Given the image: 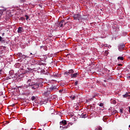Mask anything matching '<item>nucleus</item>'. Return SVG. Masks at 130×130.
<instances>
[{
	"instance_id": "f257e3e1",
	"label": "nucleus",
	"mask_w": 130,
	"mask_h": 130,
	"mask_svg": "<svg viewBox=\"0 0 130 130\" xmlns=\"http://www.w3.org/2000/svg\"><path fill=\"white\" fill-rule=\"evenodd\" d=\"M29 87H31L32 89H36L39 87V85L38 83L34 82L31 79H28L26 84H24V87L27 88Z\"/></svg>"
},
{
	"instance_id": "f03ea898",
	"label": "nucleus",
	"mask_w": 130,
	"mask_h": 130,
	"mask_svg": "<svg viewBox=\"0 0 130 130\" xmlns=\"http://www.w3.org/2000/svg\"><path fill=\"white\" fill-rule=\"evenodd\" d=\"M68 123L67 122V120H63L61 121H60L59 125H60V128H61V130L63 129H67L69 128L70 125H67Z\"/></svg>"
},
{
	"instance_id": "7ed1b4c3",
	"label": "nucleus",
	"mask_w": 130,
	"mask_h": 130,
	"mask_svg": "<svg viewBox=\"0 0 130 130\" xmlns=\"http://www.w3.org/2000/svg\"><path fill=\"white\" fill-rule=\"evenodd\" d=\"M74 20H78V21H81L83 19L82 17L79 13L74 15Z\"/></svg>"
},
{
	"instance_id": "20e7f679",
	"label": "nucleus",
	"mask_w": 130,
	"mask_h": 130,
	"mask_svg": "<svg viewBox=\"0 0 130 130\" xmlns=\"http://www.w3.org/2000/svg\"><path fill=\"white\" fill-rule=\"evenodd\" d=\"M67 22H65V20H62V21H60L58 24V27H63L64 25L67 24Z\"/></svg>"
},
{
	"instance_id": "39448f33",
	"label": "nucleus",
	"mask_w": 130,
	"mask_h": 130,
	"mask_svg": "<svg viewBox=\"0 0 130 130\" xmlns=\"http://www.w3.org/2000/svg\"><path fill=\"white\" fill-rule=\"evenodd\" d=\"M74 72L73 70H70L69 71H67L64 73L65 75H70L71 74H74Z\"/></svg>"
},
{
	"instance_id": "423d86ee",
	"label": "nucleus",
	"mask_w": 130,
	"mask_h": 130,
	"mask_svg": "<svg viewBox=\"0 0 130 130\" xmlns=\"http://www.w3.org/2000/svg\"><path fill=\"white\" fill-rule=\"evenodd\" d=\"M124 47H125V45H124V44L120 45L118 47L119 51H123V50H124Z\"/></svg>"
},
{
	"instance_id": "0eeeda50",
	"label": "nucleus",
	"mask_w": 130,
	"mask_h": 130,
	"mask_svg": "<svg viewBox=\"0 0 130 130\" xmlns=\"http://www.w3.org/2000/svg\"><path fill=\"white\" fill-rule=\"evenodd\" d=\"M57 90V87L55 86H52L50 87V91H55Z\"/></svg>"
},
{
	"instance_id": "6e6552de",
	"label": "nucleus",
	"mask_w": 130,
	"mask_h": 130,
	"mask_svg": "<svg viewBox=\"0 0 130 130\" xmlns=\"http://www.w3.org/2000/svg\"><path fill=\"white\" fill-rule=\"evenodd\" d=\"M70 75L71 76V78H75L78 76V73H75L73 74H70Z\"/></svg>"
},
{
	"instance_id": "1a4fd4ad",
	"label": "nucleus",
	"mask_w": 130,
	"mask_h": 130,
	"mask_svg": "<svg viewBox=\"0 0 130 130\" xmlns=\"http://www.w3.org/2000/svg\"><path fill=\"white\" fill-rule=\"evenodd\" d=\"M23 31V28L21 27L18 28L17 32L19 34H21Z\"/></svg>"
},
{
	"instance_id": "9d476101",
	"label": "nucleus",
	"mask_w": 130,
	"mask_h": 130,
	"mask_svg": "<svg viewBox=\"0 0 130 130\" xmlns=\"http://www.w3.org/2000/svg\"><path fill=\"white\" fill-rule=\"evenodd\" d=\"M45 96H48V95L50 94V91L47 90L44 92Z\"/></svg>"
},
{
	"instance_id": "9b49d317",
	"label": "nucleus",
	"mask_w": 130,
	"mask_h": 130,
	"mask_svg": "<svg viewBox=\"0 0 130 130\" xmlns=\"http://www.w3.org/2000/svg\"><path fill=\"white\" fill-rule=\"evenodd\" d=\"M123 98H129L130 97V95H128V93H126L123 95Z\"/></svg>"
},
{
	"instance_id": "f8f14e48",
	"label": "nucleus",
	"mask_w": 130,
	"mask_h": 130,
	"mask_svg": "<svg viewBox=\"0 0 130 130\" xmlns=\"http://www.w3.org/2000/svg\"><path fill=\"white\" fill-rule=\"evenodd\" d=\"M20 57H20H22V58L25 59V58H29V56H28L27 55H22V56H20V57Z\"/></svg>"
},
{
	"instance_id": "ddd939ff",
	"label": "nucleus",
	"mask_w": 130,
	"mask_h": 130,
	"mask_svg": "<svg viewBox=\"0 0 130 130\" xmlns=\"http://www.w3.org/2000/svg\"><path fill=\"white\" fill-rule=\"evenodd\" d=\"M18 2L20 4L24 3L25 2H26V0H18Z\"/></svg>"
},
{
	"instance_id": "4468645a",
	"label": "nucleus",
	"mask_w": 130,
	"mask_h": 130,
	"mask_svg": "<svg viewBox=\"0 0 130 130\" xmlns=\"http://www.w3.org/2000/svg\"><path fill=\"white\" fill-rule=\"evenodd\" d=\"M118 60H123V56H119L117 57Z\"/></svg>"
},
{
	"instance_id": "2eb2a0df",
	"label": "nucleus",
	"mask_w": 130,
	"mask_h": 130,
	"mask_svg": "<svg viewBox=\"0 0 130 130\" xmlns=\"http://www.w3.org/2000/svg\"><path fill=\"white\" fill-rule=\"evenodd\" d=\"M70 98L72 99V100H75L76 96L71 95V96H70Z\"/></svg>"
},
{
	"instance_id": "dca6fc26",
	"label": "nucleus",
	"mask_w": 130,
	"mask_h": 130,
	"mask_svg": "<svg viewBox=\"0 0 130 130\" xmlns=\"http://www.w3.org/2000/svg\"><path fill=\"white\" fill-rule=\"evenodd\" d=\"M3 12H4V10H0V15H2L3 16Z\"/></svg>"
},
{
	"instance_id": "f3484780",
	"label": "nucleus",
	"mask_w": 130,
	"mask_h": 130,
	"mask_svg": "<svg viewBox=\"0 0 130 130\" xmlns=\"http://www.w3.org/2000/svg\"><path fill=\"white\" fill-rule=\"evenodd\" d=\"M97 130H103V128L101 126H98Z\"/></svg>"
},
{
	"instance_id": "a211bd4d",
	"label": "nucleus",
	"mask_w": 130,
	"mask_h": 130,
	"mask_svg": "<svg viewBox=\"0 0 130 130\" xmlns=\"http://www.w3.org/2000/svg\"><path fill=\"white\" fill-rule=\"evenodd\" d=\"M17 55L19 56V57H21L22 56L24 55L23 54L21 53H19L17 54Z\"/></svg>"
},
{
	"instance_id": "6ab92c4d",
	"label": "nucleus",
	"mask_w": 130,
	"mask_h": 130,
	"mask_svg": "<svg viewBox=\"0 0 130 130\" xmlns=\"http://www.w3.org/2000/svg\"><path fill=\"white\" fill-rule=\"evenodd\" d=\"M35 99H36V98L35 96H32V97H31V100L32 101H35Z\"/></svg>"
},
{
	"instance_id": "aec40b11",
	"label": "nucleus",
	"mask_w": 130,
	"mask_h": 130,
	"mask_svg": "<svg viewBox=\"0 0 130 130\" xmlns=\"http://www.w3.org/2000/svg\"><path fill=\"white\" fill-rule=\"evenodd\" d=\"M103 121L106 122L107 120V118L103 117Z\"/></svg>"
},
{
	"instance_id": "412c9836",
	"label": "nucleus",
	"mask_w": 130,
	"mask_h": 130,
	"mask_svg": "<svg viewBox=\"0 0 130 130\" xmlns=\"http://www.w3.org/2000/svg\"><path fill=\"white\" fill-rule=\"evenodd\" d=\"M81 117H82V118H85L86 117V114H82V115H81Z\"/></svg>"
},
{
	"instance_id": "4be33fe9",
	"label": "nucleus",
	"mask_w": 130,
	"mask_h": 130,
	"mask_svg": "<svg viewBox=\"0 0 130 130\" xmlns=\"http://www.w3.org/2000/svg\"><path fill=\"white\" fill-rule=\"evenodd\" d=\"M72 125H73V123H72V122H69V123H68V124H67V125H70V126H71Z\"/></svg>"
},
{
	"instance_id": "5701e85b",
	"label": "nucleus",
	"mask_w": 130,
	"mask_h": 130,
	"mask_svg": "<svg viewBox=\"0 0 130 130\" xmlns=\"http://www.w3.org/2000/svg\"><path fill=\"white\" fill-rule=\"evenodd\" d=\"M123 108H120V113H123Z\"/></svg>"
},
{
	"instance_id": "b1692460",
	"label": "nucleus",
	"mask_w": 130,
	"mask_h": 130,
	"mask_svg": "<svg viewBox=\"0 0 130 130\" xmlns=\"http://www.w3.org/2000/svg\"><path fill=\"white\" fill-rule=\"evenodd\" d=\"M25 17H26V20H27L28 19H29V16H28L27 15H25Z\"/></svg>"
},
{
	"instance_id": "393cba45",
	"label": "nucleus",
	"mask_w": 130,
	"mask_h": 130,
	"mask_svg": "<svg viewBox=\"0 0 130 130\" xmlns=\"http://www.w3.org/2000/svg\"><path fill=\"white\" fill-rule=\"evenodd\" d=\"M99 106H100L101 107H102L103 106V103L99 104Z\"/></svg>"
},
{
	"instance_id": "a878e982",
	"label": "nucleus",
	"mask_w": 130,
	"mask_h": 130,
	"mask_svg": "<svg viewBox=\"0 0 130 130\" xmlns=\"http://www.w3.org/2000/svg\"><path fill=\"white\" fill-rule=\"evenodd\" d=\"M112 102H113V104H116V102L115 100H113Z\"/></svg>"
},
{
	"instance_id": "bb28decb",
	"label": "nucleus",
	"mask_w": 130,
	"mask_h": 130,
	"mask_svg": "<svg viewBox=\"0 0 130 130\" xmlns=\"http://www.w3.org/2000/svg\"><path fill=\"white\" fill-rule=\"evenodd\" d=\"M118 66H119V67H122V66H123V64H122L119 63V64H118Z\"/></svg>"
},
{
	"instance_id": "cd10ccee",
	"label": "nucleus",
	"mask_w": 130,
	"mask_h": 130,
	"mask_svg": "<svg viewBox=\"0 0 130 130\" xmlns=\"http://www.w3.org/2000/svg\"><path fill=\"white\" fill-rule=\"evenodd\" d=\"M62 91H63V90L62 89H60L59 91V93H61Z\"/></svg>"
},
{
	"instance_id": "c85d7f7f",
	"label": "nucleus",
	"mask_w": 130,
	"mask_h": 130,
	"mask_svg": "<svg viewBox=\"0 0 130 130\" xmlns=\"http://www.w3.org/2000/svg\"><path fill=\"white\" fill-rule=\"evenodd\" d=\"M74 84H75V85H78V81H76L75 83H74Z\"/></svg>"
},
{
	"instance_id": "c756f323",
	"label": "nucleus",
	"mask_w": 130,
	"mask_h": 130,
	"mask_svg": "<svg viewBox=\"0 0 130 130\" xmlns=\"http://www.w3.org/2000/svg\"><path fill=\"white\" fill-rule=\"evenodd\" d=\"M20 19L22 20H24V17H20Z\"/></svg>"
},
{
	"instance_id": "7c9ffc66",
	"label": "nucleus",
	"mask_w": 130,
	"mask_h": 130,
	"mask_svg": "<svg viewBox=\"0 0 130 130\" xmlns=\"http://www.w3.org/2000/svg\"><path fill=\"white\" fill-rule=\"evenodd\" d=\"M3 39V38L1 37V36H0V42L2 41V40Z\"/></svg>"
},
{
	"instance_id": "2f4dec72",
	"label": "nucleus",
	"mask_w": 130,
	"mask_h": 130,
	"mask_svg": "<svg viewBox=\"0 0 130 130\" xmlns=\"http://www.w3.org/2000/svg\"><path fill=\"white\" fill-rule=\"evenodd\" d=\"M108 46V45H107V44H105L104 45V46L106 47H107Z\"/></svg>"
},
{
	"instance_id": "473e14b6",
	"label": "nucleus",
	"mask_w": 130,
	"mask_h": 130,
	"mask_svg": "<svg viewBox=\"0 0 130 130\" xmlns=\"http://www.w3.org/2000/svg\"><path fill=\"white\" fill-rule=\"evenodd\" d=\"M53 77H55H55H57V75H53Z\"/></svg>"
},
{
	"instance_id": "72a5a7b5",
	"label": "nucleus",
	"mask_w": 130,
	"mask_h": 130,
	"mask_svg": "<svg viewBox=\"0 0 130 130\" xmlns=\"http://www.w3.org/2000/svg\"><path fill=\"white\" fill-rule=\"evenodd\" d=\"M40 48H41V49L43 48H44V46H41Z\"/></svg>"
},
{
	"instance_id": "f704fd0d",
	"label": "nucleus",
	"mask_w": 130,
	"mask_h": 130,
	"mask_svg": "<svg viewBox=\"0 0 130 130\" xmlns=\"http://www.w3.org/2000/svg\"><path fill=\"white\" fill-rule=\"evenodd\" d=\"M2 16H3V15H0V20H1V17H2Z\"/></svg>"
},
{
	"instance_id": "c9c22d12",
	"label": "nucleus",
	"mask_w": 130,
	"mask_h": 130,
	"mask_svg": "<svg viewBox=\"0 0 130 130\" xmlns=\"http://www.w3.org/2000/svg\"><path fill=\"white\" fill-rule=\"evenodd\" d=\"M128 79H130V76L127 77Z\"/></svg>"
},
{
	"instance_id": "e433bc0d",
	"label": "nucleus",
	"mask_w": 130,
	"mask_h": 130,
	"mask_svg": "<svg viewBox=\"0 0 130 130\" xmlns=\"http://www.w3.org/2000/svg\"><path fill=\"white\" fill-rule=\"evenodd\" d=\"M129 113H130V107H129Z\"/></svg>"
},
{
	"instance_id": "4c0bfd02",
	"label": "nucleus",
	"mask_w": 130,
	"mask_h": 130,
	"mask_svg": "<svg viewBox=\"0 0 130 130\" xmlns=\"http://www.w3.org/2000/svg\"><path fill=\"white\" fill-rule=\"evenodd\" d=\"M30 55H34L33 54H32V53H30V54H29Z\"/></svg>"
},
{
	"instance_id": "58836bf2",
	"label": "nucleus",
	"mask_w": 130,
	"mask_h": 130,
	"mask_svg": "<svg viewBox=\"0 0 130 130\" xmlns=\"http://www.w3.org/2000/svg\"><path fill=\"white\" fill-rule=\"evenodd\" d=\"M4 35H5V34H4V33L2 34V36H4Z\"/></svg>"
},
{
	"instance_id": "ea45409f",
	"label": "nucleus",
	"mask_w": 130,
	"mask_h": 130,
	"mask_svg": "<svg viewBox=\"0 0 130 130\" xmlns=\"http://www.w3.org/2000/svg\"><path fill=\"white\" fill-rule=\"evenodd\" d=\"M38 130H42V129H38Z\"/></svg>"
},
{
	"instance_id": "a19ab883",
	"label": "nucleus",
	"mask_w": 130,
	"mask_h": 130,
	"mask_svg": "<svg viewBox=\"0 0 130 130\" xmlns=\"http://www.w3.org/2000/svg\"><path fill=\"white\" fill-rule=\"evenodd\" d=\"M128 127H129V128H130V125H129V126H128Z\"/></svg>"
},
{
	"instance_id": "79ce46f5",
	"label": "nucleus",
	"mask_w": 130,
	"mask_h": 130,
	"mask_svg": "<svg viewBox=\"0 0 130 130\" xmlns=\"http://www.w3.org/2000/svg\"><path fill=\"white\" fill-rule=\"evenodd\" d=\"M52 111H54V109H52Z\"/></svg>"
},
{
	"instance_id": "37998d69",
	"label": "nucleus",
	"mask_w": 130,
	"mask_h": 130,
	"mask_svg": "<svg viewBox=\"0 0 130 130\" xmlns=\"http://www.w3.org/2000/svg\"><path fill=\"white\" fill-rule=\"evenodd\" d=\"M106 80H104V82H106Z\"/></svg>"
},
{
	"instance_id": "c03bdc74",
	"label": "nucleus",
	"mask_w": 130,
	"mask_h": 130,
	"mask_svg": "<svg viewBox=\"0 0 130 130\" xmlns=\"http://www.w3.org/2000/svg\"><path fill=\"white\" fill-rule=\"evenodd\" d=\"M0 72H1V71L0 70Z\"/></svg>"
}]
</instances>
